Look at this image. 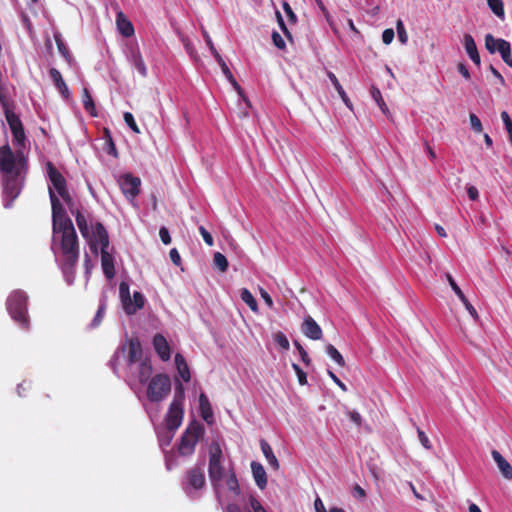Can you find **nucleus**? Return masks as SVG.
<instances>
[{
  "mask_svg": "<svg viewBox=\"0 0 512 512\" xmlns=\"http://www.w3.org/2000/svg\"><path fill=\"white\" fill-rule=\"evenodd\" d=\"M0 172L3 174L5 207L8 208L19 196L27 172V159L21 148L13 152L9 144L0 147Z\"/></svg>",
  "mask_w": 512,
  "mask_h": 512,
  "instance_id": "1",
  "label": "nucleus"
},
{
  "mask_svg": "<svg viewBox=\"0 0 512 512\" xmlns=\"http://www.w3.org/2000/svg\"><path fill=\"white\" fill-rule=\"evenodd\" d=\"M59 242L62 255L60 267L65 276H71L74 273L76 264L79 259V241L75 228L59 230L56 239L53 242Z\"/></svg>",
  "mask_w": 512,
  "mask_h": 512,
  "instance_id": "2",
  "label": "nucleus"
},
{
  "mask_svg": "<svg viewBox=\"0 0 512 512\" xmlns=\"http://www.w3.org/2000/svg\"><path fill=\"white\" fill-rule=\"evenodd\" d=\"M27 301L28 296L22 290L11 292L6 301V308L11 318L24 329L29 327Z\"/></svg>",
  "mask_w": 512,
  "mask_h": 512,
  "instance_id": "3",
  "label": "nucleus"
},
{
  "mask_svg": "<svg viewBox=\"0 0 512 512\" xmlns=\"http://www.w3.org/2000/svg\"><path fill=\"white\" fill-rule=\"evenodd\" d=\"M171 391V380L167 374L154 375L147 385V398L151 402L163 401Z\"/></svg>",
  "mask_w": 512,
  "mask_h": 512,
  "instance_id": "4",
  "label": "nucleus"
},
{
  "mask_svg": "<svg viewBox=\"0 0 512 512\" xmlns=\"http://www.w3.org/2000/svg\"><path fill=\"white\" fill-rule=\"evenodd\" d=\"M49 196L52 207L53 234L54 239H56L57 235L59 234V230L68 229L69 225L70 228H73L74 225L72 220L69 217H67L63 205L61 204L59 198L51 188H49Z\"/></svg>",
  "mask_w": 512,
  "mask_h": 512,
  "instance_id": "5",
  "label": "nucleus"
},
{
  "mask_svg": "<svg viewBox=\"0 0 512 512\" xmlns=\"http://www.w3.org/2000/svg\"><path fill=\"white\" fill-rule=\"evenodd\" d=\"M223 453L221 446L218 442H212L209 448V465L208 474L213 485L223 479L224 467L222 465Z\"/></svg>",
  "mask_w": 512,
  "mask_h": 512,
  "instance_id": "6",
  "label": "nucleus"
},
{
  "mask_svg": "<svg viewBox=\"0 0 512 512\" xmlns=\"http://www.w3.org/2000/svg\"><path fill=\"white\" fill-rule=\"evenodd\" d=\"M119 295L123 309L127 315H133L144 307L145 298L142 293L135 291L133 298H131L129 284L124 281L119 284Z\"/></svg>",
  "mask_w": 512,
  "mask_h": 512,
  "instance_id": "7",
  "label": "nucleus"
},
{
  "mask_svg": "<svg viewBox=\"0 0 512 512\" xmlns=\"http://www.w3.org/2000/svg\"><path fill=\"white\" fill-rule=\"evenodd\" d=\"M47 174L53 188L57 191L58 195L68 206H71L73 200L67 189L66 179L51 162L47 163Z\"/></svg>",
  "mask_w": 512,
  "mask_h": 512,
  "instance_id": "8",
  "label": "nucleus"
},
{
  "mask_svg": "<svg viewBox=\"0 0 512 512\" xmlns=\"http://www.w3.org/2000/svg\"><path fill=\"white\" fill-rule=\"evenodd\" d=\"M205 484L206 479L203 468L194 466L187 470L182 487L187 495L192 496L194 491L204 488Z\"/></svg>",
  "mask_w": 512,
  "mask_h": 512,
  "instance_id": "9",
  "label": "nucleus"
},
{
  "mask_svg": "<svg viewBox=\"0 0 512 512\" xmlns=\"http://www.w3.org/2000/svg\"><path fill=\"white\" fill-rule=\"evenodd\" d=\"M202 434L203 428L199 424L188 427L181 437L178 447L179 453L183 456L191 455Z\"/></svg>",
  "mask_w": 512,
  "mask_h": 512,
  "instance_id": "10",
  "label": "nucleus"
},
{
  "mask_svg": "<svg viewBox=\"0 0 512 512\" xmlns=\"http://www.w3.org/2000/svg\"><path fill=\"white\" fill-rule=\"evenodd\" d=\"M485 48L494 54L498 51L501 55L502 60L510 67H512V52L511 45L505 39H495L492 34L485 36Z\"/></svg>",
  "mask_w": 512,
  "mask_h": 512,
  "instance_id": "11",
  "label": "nucleus"
},
{
  "mask_svg": "<svg viewBox=\"0 0 512 512\" xmlns=\"http://www.w3.org/2000/svg\"><path fill=\"white\" fill-rule=\"evenodd\" d=\"M5 118L13 136V144L16 148L25 147L26 135L23 124L13 110L5 111Z\"/></svg>",
  "mask_w": 512,
  "mask_h": 512,
  "instance_id": "12",
  "label": "nucleus"
},
{
  "mask_svg": "<svg viewBox=\"0 0 512 512\" xmlns=\"http://www.w3.org/2000/svg\"><path fill=\"white\" fill-rule=\"evenodd\" d=\"M204 36L206 39V43L210 48L211 53L213 54L215 60L219 64V66L221 67V70H222L223 74L225 75V77L227 78V80L232 84V86L237 91V93L241 97H243V99L246 101V103H249V101L243 95V90H242L241 86L238 84V82L234 78L232 72L230 71L229 67L227 66L226 62L224 61L222 56L219 54V52L215 48L210 36L207 33H204Z\"/></svg>",
  "mask_w": 512,
  "mask_h": 512,
  "instance_id": "13",
  "label": "nucleus"
},
{
  "mask_svg": "<svg viewBox=\"0 0 512 512\" xmlns=\"http://www.w3.org/2000/svg\"><path fill=\"white\" fill-rule=\"evenodd\" d=\"M183 414L184 411L181 400L177 399V397H174L165 417L166 427L169 431L174 432L180 427Z\"/></svg>",
  "mask_w": 512,
  "mask_h": 512,
  "instance_id": "14",
  "label": "nucleus"
},
{
  "mask_svg": "<svg viewBox=\"0 0 512 512\" xmlns=\"http://www.w3.org/2000/svg\"><path fill=\"white\" fill-rule=\"evenodd\" d=\"M89 242L90 249L92 252L97 253V245L100 244L102 248L109 247V236L108 232L105 229L102 223H96L93 228L92 234L89 233V238L87 239Z\"/></svg>",
  "mask_w": 512,
  "mask_h": 512,
  "instance_id": "15",
  "label": "nucleus"
},
{
  "mask_svg": "<svg viewBox=\"0 0 512 512\" xmlns=\"http://www.w3.org/2000/svg\"><path fill=\"white\" fill-rule=\"evenodd\" d=\"M141 180L131 174H125L121 177L120 187L123 194L128 199H134L140 193Z\"/></svg>",
  "mask_w": 512,
  "mask_h": 512,
  "instance_id": "16",
  "label": "nucleus"
},
{
  "mask_svg": "<svg viewBox=\"0 0 512 512\" xmlns=\"http://www.w3.org/2000/svg\"><path fill=\"white\" fill-rule=\"evenodd\" d=\"M301 330L303 334L311 340H320L323 336L321 327L311 316L305 317Z\"/></svg>",
  "mask_w": 512,
  "mask_h": 512,
  "instance_id": "17",
  "label": "nucleus"
},
{
  "mask_svg": "<svg viewBox=\"0 0 512 512\" xmlns=\"http://www.w3.org/2000/svg\"><path fill=\"white\" fill-rule=\"evenodd\" d=\"M153 347L162 361H168L170 359L171 349L166 338L162 334L157 333L153 337Z\"/></svg>",
  "mask_w": 512,
  "mask_h": 512,
  "instance_id": "18",
  "label": "nucleus"
},
{
  "mask_svg": "<svg viewBox=\"0 0 512 512\" xmlns=\"http://www.w3.org/2000/svg\"><path fill=\"white\" fill-rule=\"evenodd\" d=\"M116 25L122 36L128 38L134 35V27L132 22L121 10H119L116 14Z\"/></svg>",
  "mask_w": 512,
  "mask_h": 512,
  "instance_id": "19",
  "label": "nucleus"
},
{
  "mask_svg": "<svg viewBox=\"0 0 512 512\" xmlns=\"http://www.w3.org/2000/svg\"><path fill=\"white\" fill-rule=\"evenodd\" d=\"M107 249L108 248L101 249V264L106 278L112 279L115 276L114 258Z\"/></svg>",
  "mask_w": 512,
  "mask_h": 512,
  "instance_id": "20",
  "label": "nucleus"
},
{
  "mask_svg": "<svg viewBox=\"0 0 512 512\" xmlns=\"http://www.w3.org/2000/svg\"><path fill=\"white\" fill-rule=\"evenodd\" d=\"M251 470L253 474V478L255 480L256 485L259 489L263 490L267 486V474L263 467V465L259 462L252 461L251 462Z\"/></svg>",
  "mask_w": 512,
  "mask_h": 512,
  "instance_id": "21",
  "label": "nucleus"
},
{
  "mask_svg": "<svg viewBox=\"0 0 512 512\" xmlns=\"http://www.w3.org/2000/svg\"><path fill=\"white\" fill-rule=\"evenodd\" d=\"M491 455L496 462L499 470L501 471L502 475L508 479H512V466L510 463L501 455V453L497 450H492Z\"/></svg>",
  "mask_w": 512,
  "mask_h": 512,
  "instance_id": "22",
  "label": "nucleus"
},
{
  "mask_svg": "<svg viewBox=\"0 0 512 512\" xmlns=\"http://www.w3.org/2000/svg\"><path fill=\"white\" fill-rule=\"evenodd\" d=\"M464 47L466 53L477 66H480L481 59L474 38L470 34L464 35Z\"/></svg>",
  "mask_w": 512,
  "mask_h": 512,
  "instance_id": "23",
  "label": "nucleus"
},
{
  "mask_svg": "<svg viewBox=\"0 0 512 512\" xmlns=\"http://www.w3.org/2000/svg\"><path fill=\"white\" fill-rule=\"evenodd\" d=\"M129 61L133 65V67L137 69L141 77H147L148 70L144 62V59L138 49L131 50Z\"/></svg>",
  "mask_w": 512,
  "mask_h": 512,
  "instance_id": "24",
  "label": "nucleus"
},
{
  "mask_svg": "<svg viewBox=\"0 0 512 512\" xmlns=\"http://www.w3.org/2000/svg\"><path fill=\"white\" fill-rule=\"evenodd\" d=\"M199 410L202 419L211 424L213 422V411L209 399L204 393L199 395Z\"/></svg>",
  "mask_w": 512,
  "mask_h": 512,
  "instance_id": "25",
  "label": "nucleus"
},
{
  "mask_svg": "<svg viewBox=\"0 0 512 512\" xmlns=\"http://www.w3.org/2000/svg\"><path fill=\"white\" fill-rule=\"evenodd\" d=\"M49 75H50L51 79L53 80L54 85L61 93V95L65 99H68L70 97V92H69V89H68L65 81L63 80L62 75L59 72V70H57L56 68H51L49 70Z\"/></svg>",
  "mask_w": 512,
  "mask_h": 512,
  "instance_id": "26",
  "label": "nucleus"
},
{
  "mask_svg": "<svg viewBox=\"0 0 512 512\" xmlns=\"http://www.w3.org/2000/svg\"><path fill=\"white\" fill-rule=\"evenodd\" d=\"M142 347L138 339H130L128 343V363L134 364L141 360Z\"/></svg>",
  "mask_w": 512,
  "mask_h": 512,
  "instance_id": "27",
  "label": "nucleus"
},
{
  "mask_svg": "<svg viewBox=\"0 0 512 512\" xmlns=\"http://www.w3.org/2000/svg\"><path fill=\"white\" fill-rule=\"evenodd\" d=\"M175 364H176L178 374L182 378V380L185 382H189L191 379V374H190L188 364L182 354L176 353Z\"/></svg>",
  "mask_w": 512,
  "mask_h": 512,
  "instance_id": "28",
  "label": "nucleus"
},
{
  "mask_svg": "<svg viewBox=\"0 0 512 512\" xmlns=\"http://www.w3.org/2000/svg\"><path fill=\"white\" fill-rule=\"evenodd\" d=\"M260 446H261L262 453L264 454L269 465L274 470H277L279 468V462H278V459L276 458V456L274 455L273 450H272L271 446L269 445V443L266 440L262 439L260 441Z\"/></svg>",
  "mask_w": 512,
  "mask_h": 512,
  "instance_id": "29",
  "label": "nucleus"
},
{
  "mask_svg": "<svg viewBox=\"0 0 512 512\" xmlns=\"http://www.w3.org/2000/svg\"><path fill=\"white\" fill-rule=\"evenodd\" d=\"M153 368L150 360L145 359L141 361L138 371V379L140 383H146L152 375Z\"/></svg>",
  "mask_w": 512,
  "mask_h": 512,
  "instance_id": "30",
  "label": "nucleus"
},
{
  "mask_svg": "<svg viewBox=\"0 0 512 512\" xmlns=\"http://www.w3.org/2000/svg\"><path fill=\"white\" fill-rule=\"evenodd\" d=\"M82 102H83V107H84L85 111L87 113H89L91 116L96 117L97 116L96 107H95L93 98L87 88L83 89Z\"/></svg>",
  "mask_w": 512,
  "mask_h": 512,
  "instance_id": "31",
  "label": "nucleus"
},
{
  "mask_svg": "<svg viewBox=\"0 0 512 512\" xmlns=\"http://www.w3.org/2000/svg\"><path fill=\"white\" fill-rule=\"evenodd\" d=\"M54 39H55L59 53L64 57V59L68 63H71L73 60V57H72L68 47L66 46V44L64 43V41L62 39V35L59 32H57L54 34Z\"/></svg>",
  "mask_w": 512,
  "mask_h": 512,
  "instance_id": "32",
  "label": "nucleus"
},
{
  "mask_svg": "<svg viewBox=\"0 0 512 512\" xmlns=\"http://www.w3.org/2000/svg\"><path fill=\"white\" fill-rule=\"evenodd\" d=\"M327 75L330 81L332 82L333 86L337 90L338 94L340 95L341 99L349 108H351V102L335 74L332 72H328Z\"/></svg>",
  "mask_w": 512,
  "mask_h": 512,
  "instance_id": "33",
  "label": "nucleus"
},
{
  "mask_svg": "<svg viewBox=\"0 0 512 512\" xmlns=\"http://www.w3.org/2000/svg\"><path fill=\"white\" fill-rule=\"evenodd\" d=\"M75 219L81 235L83 238L88 239L90 230L85 216L79 210H77L75 213Z\"/></svg>",
  "mask_w": 512,
  "mask_h": 512,
  "instance_id": "34",
  "label": "nucleus"
},
{
  "mask_svg": "<svg viewBox=\"0 0 512 512\" xmlns=\"http://www.w3.org/2000/svg\"><path fill=\"white\" fill-rule=\"evenodd\" d=\"M240 297L244 303L248 305V307L253 311H258V304L252 293L247 288H242L240 292Z\"/></svg>",
  "mask_w": 512,
  "mask_h": 512,
  "instance_id": "35",
  "label": "nucleus"
},
{
  "mask_svg": "<svg viewBox=\"0 0 512 512\" xmlns=\"http://www.w3.org/2000/svg\"><path fill=\"white\" fill-rule=\"evenodd\" d=\"M487 4L491 11L500 19H504L505 10L502 0H487Z\"/></svg>",
  "mask_w": 512,
  "mask_h": 512,
  "instance_id": "36",
  "label": "nucleus"
},
{
  "mask_svg": "<svg viewBox=\"0 0 512 512\" xmlns=\"http://www.w3.org/2000/svg\"><path fill=\"white\" fill-rule=\"evenodd\" d=\"M326 353L340 366H345V360L341 353L332 345L328 344L326 346Z\"/></svg>",
  "mask_w": 512,
  "mask_h": 512,
  "instance_id": "37",
  "label": "nucleus"
},
{
  "mask_svg": "<svg viewBox=\"0 0 512 512\" xmlns=\"http://www.w3.org/2000/svg\"><path fill=\"white\" fill-rule=\"evenodd\" d=\"M226 485L229 491L233 492L234 494L238 495L240 493L238 479L233 471L229 473L228 478L226 480Z\"/></svg>",
  "mask_w": 512,
  "mask_h": 512,
  "instance_id": "38",
  "label": "nucleus"
},
{
  "mask_svg": "<svg viewBox=\"0 0 512 512\" xmlns=\"http://www.w3.org/2000/svg\"><path fill=\"white\" fill-rule=\"evenodd\" d=\"M213 263L221 272H225L228 269L227 258L220 252L214 254Z\"/></svg>",
  "mask_w": 512,
  "mask_h": 512,
  "instance_id": "39",
  "label": "nucleus"
},
{
  "mask_svg": "<svg viewBox=\"0 0 512 512\" xmlns=\"http://www.w3.org/2000/svg\"><path fill=\"white\" fill-rule=\"evenodd\" d=\"M371 94L373 99L377 102L379 108L382 110L384 114H386L388 112V108L384 99L382 98L380 90L373 86L371 89Z\"/></svg>",
  "mask_w": 512,
  "mask_h": 512,
  "instance_id": "40",
  "label": "nucleus"
},
{
  "mask_svg": "<svg viewBox=\"0 0 512 512\" xmlns=\"http://www.w3.org/2000/svg\"><path fill=\"white\" fill-rule=\"evenodd\" d=\"M396 30L399 41L402 44H406L408 41V34L401 19L397 20L396 22Z\"/></svg>",
  "mask_w": 512,
  "mask_h": 512,
  "instance_id": "41",
  "label": "nucleus"
},
{
  "mask_svg": "<svg viewBox=\"0 0 512 512\" xmlns=\"http://www.w3.org/2000/svg\"><path fill=\"white\" fill-rule=\"evenodd\" d=\"M276 18H277V22L280 26V29L284 33L285 37L292 43L293 42L292 34L289 31V29L287 28V26L283 20V17L279 11H276Z\"/></svg>",
  "mask_w": 512,
  "mask_h": 512,
  "instance_id": "42",
  "label": "nucleus"
},
{
  "mask_svg": "<svg viewBox=\"0 0 512 512\" xmlns=\"http://www.w3.org/2000/svg\"><path fill=\"white\" fill-rule=\"evenodd\" d=\"M124 121L127 124V126L135 133H140V129L134 119V116L130 112H125L124 115Z\"/></svg>",
  "mask_w": 512,
  "mask_h": 512,
  "instance_id": "43",
  "label": "nucleus"
},
{
  "mask_svg": "<svg viewBox=\"0 0 512 512\" xmlns=\"http://www.w3.org/2000/svg\"><path fill=\"white\" fill-rule=\"evenodd\" d=\"M249 504L251 510H249L248 512H267V510L263 507L260 501L252 495L249 497Z\"/></svg>",
  "mask_w": 512,
  "mask_h": 512,
  "instance_id": "44",
  "label": "nucleus"
},
{
  "mask_svg": "<svg viewBox=\"0 0 512 512\" xmlns=\"http://www.w3.org/2000/svg\"><path fill=\"white\" fill-rule=\"evenodd\" d=\"M471 128L476 133H481L483 131L482 123L477 115L474 113H470L469 115Z\"/></svg>",
  "mask_w": 512,
  "mask_h": 512,
  "instance_id": "45",
  "label": "nucleus"
},
{
  "mask_svg": "<svg viewBox=\"0 0 512 512\" xmlns=\"http://www.w3.org/2000/svg\"><path fill=\"white\" fill-rule=\"evenodd\" d=\"M501 118L504 122V125H505V128L508 132V135H509V140H510V143L512 145V120L509 116V114L506 112V111H503L501 113Z\"/></svg>",
  "mask_w": 512,
  "mask_h": 512,
  "instance_id": "46",
  "label": "nucleus"
},
{
  "mask_svg": "<svg viewBox=\"0 0 512 512\" xmlns=\"http://www.w3.org/2000/svg\"><path fill=\"white\" fill-rule=\"evenodd\" d=\"M447 281L449 285L451 286L452 290L455 292V294L459 297V299H464V293L460 289V287L457 285L451 274H446Z\"/></svg>",
  "mask_w": 512,
  "mask_h": 512,
  "instance_id": "47",
  "label": "nucleus"
},
{
  "mask_svg": "<svg viewBox=\"0 0 512 512\" xmlns=\"http://www.w3.org/2000/svg\"><path fill=\"white\" fill-rule=\"evenodd\" d=\"M282 7L288 17V20L291 24H295L297 22V16L292 10L291 6L288 2H283Z\"/></svg>",
  "mask_w": 512,
  "mask_h": 512,
  "instance_id": "48",
  "label": "nucleus"
},
{
  "mask_svg": "<svg viewBox=\"0 0 512 512\" xmlns=\"http://www.w3.org/2000/svg\"><path fill=\"white\" fill-rule=\"evenodd\" d=\"M293 370L295 371L298 381L301 385L307 384V376L306 373L301 369V367L297 364H292Z\"/></svg>",
  "mask_w": 512,
  "mask_h": 512,
  "instance_id": "49",
  "label": "nucleus"
},
{
  "mask_svg": "<svg viewBox=\"0 0 512 512\" xmlns=\"http://www.w3.org/2000/svg\"><path fill=\"white\" fill-rule=\"evenodd\" d=\"M294 346L298 350V352L300 354V357H301V360L306 365H309L310 364V358H309V355H308L307 351L303 348V346L298 341H294Z\"/></svg>",
  "mask_w": 512,
  "mask_h": 512,
  "instance_id": "50",
  "label": "nucleus"
},
{
  "mask_svg": "<svg viewBox=\"0 0 512 512\" xmlns=\"http://www.w3.org/2000/svg\"><path fill=\"white\" fill-rule=\"evenodd\" d=\"M275 342L283 349L288 350L289 349V341L287 337L282 333L278 332L275 335Z\"/></svg>",
  "mask_w": 512,
  "mask_h": 512,
  "instance_id": "51",
  "label": "nucleus"
},
{
  "mask_svg": "<svg viewBox=\"0 0 512 512\" xmlns=\"http://www.w3.org/2000/svg\"><path fill=\"white\" fill-rule=\"evenodd\" d=\"M272 41H273V44L280 50H284L286 48V44H285V41L283 40V38L281 37V35L274 31L272 33Z\"/></svg>",
  "mask_w": 512,
  "mask_h": 512,
  "instance_id": "52",
  "label": "nucleus"
},
{
  "mask_svg": "<svg viewBox=\"0 0 512 512\" xmlns=\"http://www.w3.org/2000/svg\"><path fill=\"white\" fill-rule=\"evenodd\" d=\"M417 434H418L419 441L421 442L423 447L426 449H431V447H432L431 442H430L429 438L427 437V435L425 434V432L422 431L420 428H418Z\"/></svg>",
  "mask_w": 512,
  "mask_h": 512,
  "instance_id": "53",
  "label": "nucleus"
},
{
  "mask_svg": "<svg viewBox=\"0 0 512 512\" xmlns=\"http://www.w3.org/2000/svg\"><path fill=\"white\" fill-rule=\"evenodd\" d=\"M199 232L204 240V242L208 245V246H213L214 244V240H213V237L212 235L203 227V226H200L199 227Z\"/></svg>",
  "mask_w": 512,
  "mask_h": 512,
  "instance_id": "54",
  "label": "nucleus"
},
{
  "mask_svg": "<svg viewBox=\"0 0 512 512\" xmlns=\"http://www.w3.org/2000/svg\"><path fill=\"white\" fill-rule=\"evenodd\" d=\"M395 33L391 28L385 29L382 33V41L384 44H390L394 39Z\"/></svg>",
  "mask_w": 512,
  "mask_h": 512,
  "instance_id": "55",
  "label": "nucleus"
},
{
  "mask_svg": "<svg viewBox=\"0 0 512 512\" xmlns=\"http://www.w3.org/2000/svg\"><path fill=\"white\" fill-rule=\"evenodd\" d=\"M460 301L464 304L465 308L468 310L470 315L474 319H477L478 318V313H477L476 309L473 307V305L468 301V299L466 298L465 295H464V299H460Z\"/></svg>",
  "mask_w": 512,
  "mask_h": 512,
  "instance_id": "56",
  "label": "nucleus"
},
{
  "mask_svg": "<svg viewBox=\"0 0 512 512\" xmlns=\"http://www.w3.org/2000/svg\"><path fill=\"white\" fill-rule=\"evenodd\" d=\"M159 236H160V239L161 241L165 244V245H168L171 243V237H170V234H169V231L166 227H161L160 230H159Z\"/></svg>",
  "mask_w": 512,
  "mask_h": 512,
  "instance_id": "57",
  "label": "nucleus"
},
{
  "mask_svg": "<svg viewBox=\"0 0 512 512\" xmlns=\"http://www.w3.org/2000/svg\"><path fill=\"white\" fill-rule=\"evenodd\" d=\"M104 310H105V307L104 305H100L98 310H97V313L92 321V326L93 327H96L100 324V322L102 321V318H103V315H104Z\"/></svg>",
  "mask_w": 512,
  "mask_h": 512,
  "instance_id": "58",
  "label": "nucleus"
},
{
  "mask_svg": "<svg viewBox=\"0 0 512 512\" xmlns=\"http://www.w3.org/2000/svg\"><path fill=\"white\" fill-rule=\"evenodd\" d=\"M346 414L353 423H355L357 426H361L362 417L357 411H347Z\"/></svg>",
  "mask_w": 512,
  "mask_h": 512,
  "instance_id": "59",
  "label": "nucleus"
},
{
  "mask_svg": "<svg viewBox=\"0 0 512 512\" xmlns=\"http://www.w3.org/2000/svg\"><path fill=\"white\" fill-rule=\"evenodd\" d=\"M260 295H261V298L264 300L265 304L269 308H272L273 307V300H272V297L269 295V293L265 289L260 288Z\"/></svg>",
  "mask_w": 512,
  "mask_h": 512,
  "instance_id": "60",
  "label": "nucleus"
},
{
  "mask_svg": "<svg viewBox=\"0 0 512 512\" xmlns=\"http://www.w3.org/2000/svg\"><path fill=\"white\" fill-rule=\"evenodd\" d=\"M169 256H170L171 261L175 265H177V266L180 265L181 257H180V254H179V252L177 251L176 248H173V249L170 250Z\"/></svg>",
  "mask_w": 512,
  "mask_h": 512,
  "instance_id": "61",
  "label": "nucleus"
},
{
  "mask_svg": "<svg viewBox=\"0 0 512 512\" xmlns=\"http://www.w3.org/2000/svg\"><path fill=\"white\" fill-rule=\"evenodd\" d=\"M329 377L336 383L343 391L347 390L346 385L331 371H327Z\"/></svg>",
  "mask_w": 512,
  "mask_h": 512,
  "instance_id": "62",
  "label": "nucleus"
},
{
  "mask_svg": "<svg viewBox=\"0 0 512 512\" xmlns=\"http://www.w3.org/2000/svg\"><path fill=\"white\" fill-rule=\"evenodd\" d=\"M175 390H176L175 391V397H177V399L181 400V402L183 403V400H184V387H183L181 382L177 383Z\"/></svg>",
  "mask_w": 512,
  "mask_h": 512,
  "instance_id": "63",
  "label": "nucleus"
},
{
  "mask_svg": "<svg viewBox=\"0 0 512 512\" xmlns=\"http://www.w3.org/2000/svg\"><path fill=\"white\" fill-rule=\"evenodd\" d=\"M467 194H468V197L472 200V201H475L478 199L479 197V193H478V190L476 187L474 186H470L468 187L467 189Z\"/></svg>",
  "mask_w": 512,
  "mask_h": 512,
  "instance_id": "64",
  "label": "nucleus"
}]
</instances>
